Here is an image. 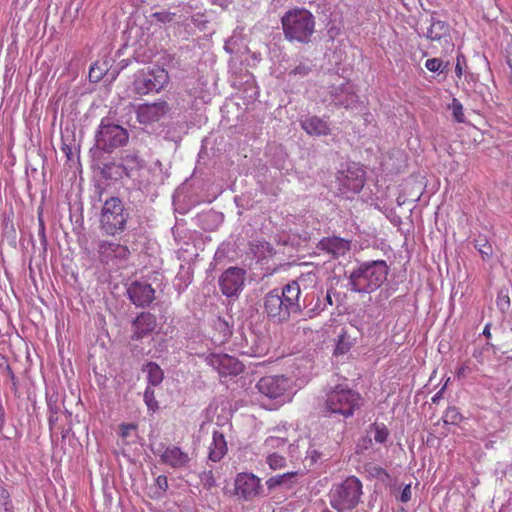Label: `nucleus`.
Instances as JSON below:
<instances>
[{
    "label": "nucleus",
    "mask_w": 512,
    "mask_h": 512,
    "mask_svg": "<svg viewBox=\"0 0 512 512\" xmlns=\"http://www.w3.org/2000/svg\"><path fill=\"white\" fill-rule=\"evenodd\" d=\"M316 275L307 273L301 275L298 280L289 282L281 291L274 289L267 293L264 298V312L269 319L275 323H284L290 319L291 314H297L302 311L300 304V282H314Z\"/></svg>",
    "instance_id": "f257e3e1"
},
{
    "label": "nucleus",
    "mask_w": 512,
    "mask_h": 512,
    "mask_svg": "<svg viewBox=\"0 0 512 512\" xmlns=\"http://www.w3.org/2000/svg\"><path fill=\"white\" fill-rule=\"evenodd\" d=\"M389 267L384 260L360 263L350 274L351 290L372 293L387 280Z\"/></svg>",
    "instance_id": "f03ea898"
},
{
    "label": "nucleus",
    "mask_w": 512,
    "mask_h": 512,
    "mask_svg": "<svg viewBox=\"0 0 512 512\" xmlns=\"http://www.w3.org/2000/svg\"><path fill=\"white\" fill-rule=\"evenodd\" d=\"M283 34L286 40L307 44L315 32V17L305 8L295 7L281 17Z\"/></svg>",
    "instance_id": "7ed1b4c3"
},
{
    "label": "nucleus",
    "mask_w": 512,
    "mask_h": 512,
    "mask_svg": "<svg viewBox=\"0 0 512 512\" xmlns=\"http://www.w3.org/2000/svg\"><path fill=\"white\" fill-rule=\"evenodd\" d=\"M362 405L363 398L359 392L336 386L326 394L324 411L328 414L350 418Z\"/></svg>",
    "instance_id": "20e7f679"
},
{
    "label": "nucleus",
    "mask_w": 512,
    "mask_h": 512,
    "mask_svg": "<svg viewBox=\"0 0 512 512\" xmlns=\"http://www.w3.org/2000/svg\"><path fill=\"white\" fill-rule=\"evenodd\" d=\"M362 488V482L356 476L347 477L331 489L329 494L331 506L338 512L352 510L360 502Z\"/></svg>",
    "instance_id": "39448f33"
},
{
    "label": "nucleus",
    "mask_w": 512,
    "mask_h": 512,
    "mask_svg": "<svg viewBox=\"0 0 512 512\" xmlns=\"http://www.w3.org/2000/svg\"><path fill=\"white\" fill-rule=\"evenodd\" d=\"M128 216L123 202L117 197H110L105 200L101 209L100 229L104 234L114 236L126 228Z\"/></svg>",
    "instance_id": "423d86ee"
},
{
    "label": "nucleus",
    "mask_w": 512,
    "mask_h": 512,
    "mask_svg": "<svg viewBox=\"0 0 512 512\" xmlns=\"http://www.w3.org/2000/svg\"><path fill=\"white\" fill-rule=\"evenodd\" d=\"M258 392L270 400L283 404L291 400L292 381L284 375H266L256 384Z\"/></svg>",
    "instance_id": "0eeeda50"
},
{
    "label": "nucleus",
    "mask_w": 512,
    "mask_h": 512,
    "mask_svg": "<svg viewBox=\"0 0 512 512\" xmlns=\"http://www.w3.org/2000/svg\"><path fill=\"white\" fill-rule=\"evenodd\" d=\"M128 131L118 124L105 122L103 119L97 130L95 141L98 149L111 153L115 149L127 144Z\"/></svg>",
    "instance_id": "6e6552de"
},
{
    "label": "nucleus",
    "mask_w": 512,
    "mask_h": 512,
    "mask_svg": "<svg viewBox=\"0 0 512 512\" xmlns=\"http://www.w3.org/2000/svg\"><path fill=\"white\" fill-rule=\"evenodd\" d=\"M169 82L167 70L156 66L147 71H138L133 82L134 89L139 95H146L150 92H159Z\"/></svg>",
    "instance_id": "1a4fd4ad"
},
{
    "label": "nucleus",
    "mask_w": 512,
    "mask_h": 512,
    "mask_svg": "<svg viewBox=\"0 0 512 512\" xmlns=\"http://www.w3.org/2000/svg\"><path fill=\"white\" fill-rule=\"evenodd\" d=\"M261 479L253 473H238L234 481V495L245 501H250L260 495Z\"/></svg>",
    "instance_id": "9d476101"
},
{
    "label": "nucleus",
    "mask_w": 512,
    "mask_h": 512,
    "mask_svg": "<svg viewBox=\"0 0 512 512\" xmlns=\"http://www.w3.org/2000/svg\"><path fill=\"white\" fill-rule=\"evenodd\" d=\"M206 363L216 370L220 376H236L243 372V364L228 354L211 353L206 357Z\"/></svg>",
    "instance_id": "9b49d317"
},
{
    "label": "nucleus",
    "mask_w": 512,
    "mask_h": 512,
    "mask_svg": "<svg viewBox=\"0 0 512 512\" xmlns=\"http://www.w3.org/2000/svg\"><path fill=\"white\" fill-rule=\"evenodd\" d=\"M245 274V270L239 267L226 269L219 279L221 292L227 297L238 295L244 287Z\"/></svg>",
    "instance_id": "f8f14e48"
},
{
    "label": "nucleus",
    "mask_w": 512,
    "mask_h": 512,
    "mask_svg": "<svg viewBox=\"0 0 512 512\" xmlns=\"http://www.w3.org/2000/svg\"><path fill=\"white\" fill-rule=\"evenodd\" d=\"M340 190L358 193L365 183V171L357 164H352L339 173Z\"/></svg>",
    "instance_id": "ddd939ff"
},
{
    "label": "nucleus",
    "mask_w": 512,
    "mask_h": 512,
    "mask_svg": "<svg viewBox=\"0 0 512 512\" xmlns=\"http://www.w3.org/2000/svg\"><path fill=\"white\" fill-rule=\"evenodd\" d=\"M168 109L165 101L139 105L136 111L137 120L141 124L157 122L168 112Z\"/></svg>",
    "instance_id": "4468645a"
},
{
    "label": "nucleus",
    "mask_w": 512,
    "mask_h": 512,
    "mask_svg": "<svg viewBox=\"0 0 512 512\" xmlns=\"http://www.w3.org/2000/svg\"><path fill=\"white\" fill-rule=\"evenodd\" d=\"M160 460L167 466L174 469H181L188 467L191 458L189 454L180 447L168 445L164 447L163 451L160 453Z\"/></svg>",
    "instance_id": "2eb2a0df"
},
{
    "label": "nucleus",
    "mask_w": 512,
    "mask_h": 512,
    "mask_svg": "<svg viewBox=\"0 0 512 512\" xmlns=\"http://www.w3.org/2000/svg\"><path fill=\"white\" fill-rule=\"evenodd\" d=\"M155 291L152 286L145 282L135 281L128 288L130 300L137 306H147L155 298Z\"/></svg>",
    "instance_id": "dca6fc26"
},
{
    "label": "nucleus",
    "mask_w": 512,
    "mask_h": 512,
    "mask_svg": "<svg viewBox=\"0 0 512 512\" xmlns=\"http://www.w3.org/2000/svg\"><path fill=\"white\" fill-rule=\"evenodd\" d=\"M318 248L333 258H339L350 251L351 241L337 236L324 237L319 241Z\"/></svg>",
    "instance_id": "f3484780"
},
{
    "label": "nucleus",
    "mask_w": 512,
    "mask_h": 512,
    "mask_svg": "<svg viewBox=\"0 0 512 512\" xmlns=\"http://www.w3.org/2000/svg\"><path fill=\"white\" fill-rule=\"evenodd\" d=\"M132 338L139 340L151 333L156 327V318L151 313H141L133 322Z\"/></svg>",
    "instance_id": "a211bd4d"
},
{
    "label": "nucleus",
    "mask_w": 512,
    "mask_h": 512,
    "mask_svg": "<svg viewBox=\"0 0 512 512\" xmlns=\"http://www.w3.org/2000/svg\"><path fill=\"white\" fill-rule=\"evenodd\" d=\"M302 129L311 136H327L331 133L328 122L318 116H309L301 121Z\"/></svg>",
    "instance_id": "6ab92c4d"
},
{
    "label": "nucleus",
    "mask_w": 512,
    "mask_h": 512,
    "mask_svg": "<svg viewBox=\"0 0 512 512\" xmlns=\"http://www.w3.org/2000/svg\"><path fill=\"white\" fill-rule=\"evenodd\" d=\"M227 450L224 434L220 431H214L212 443L209 446V459L213 462H218L225 456Z\"/></svg>",
    "instance_id": "aec40b11"
},
{
    "label": "nucleus",
    "mask_w": 512,
    "mask_h": 512,
    "mask_svg": "<svg viewBox=\"0 0 512 512\" xmlns=\"http://www.w3.org/2000/svg\"><path fill=\"white\" fill-rule=\"evenodd\" d=\"M99 252L105 257L127 258L130 251L127 246L118 243L103 241L99 246Z\"/></svg>",
    "instance_id": "412c9836"
},
{
    "label": "nucleus",
    "mask_w": 512,
    "mask_h": 512,
    "mask_svg": "<svg viewBox=\"0 0 512 512\" xmlns=\"http://www.w3.org/2000/svg\"><path fill=\"white\" fill-rule=\"evenodd\" d=\"M426 37L431 41L440 42L449 37V25L441 20H432L427 29Z\"/></svg>",
    "instance_id": "4be33fe9"
},
{
    "label": "nucleus",
    "mask_w": 512,
    "mask_h": 512,
    "mask_svg": "<svg viewBox=\"0 0 512 512\" xmlns=\"http://www.w3.org/2000/svg\"><path fill=\"white\" fill-rule=\"evenodd\" d=\"M297 472H287L280 475H276L270 477L266 480V485L268 489H274L279 486H285L286 488H290L293 485V479L297 476Z\"/></svg>",
    "instance_id": "5701e85b"
},
{
    "label": "nucleus",
    "mask_w": 512,
    "mask_h": 512,
    "mask_svg": "<svg viewBox=\"0 0 512 512\" xmlns=\"http://www.w3.org/2000/svg\"><path fill=\"white\" fill-rule=\"evenodd\" d=\"M143 372L147 374V381L152 386H157L163 381V370L154 362L147 363L143 367Z\"/></svg>",
    "instance_id": "b1692460"
},
{
    "label": "nucleus",
    "mask_w": 512,
    "mask_h": 512,
    "mask_svg": "<svg viewBox=\"0 0 512 512\" xmlns=\"http://www.w3.org/2000/svg\"><path fill=\"white\" fill-rule=\"evenodd\" d=\"M370 430L374 432V440L377 443H385L389 437V430L383 423H373Z\"/></svg>",
    "instance_id": "393cba45"
},
{
    "label": "nucleus",
    "mask_w": 512,
    "mask_h": 512,
    "mask_svg": "<svg viewBox=\"0 0 512 512\" xmlns=\"http://www.w3.org/2000/svg\"><path fill=\"white\" fill-rule=\"evenodd\" d=\"M448 109L451 111L452 117L457 123L465 122L463 105L457 98L452 99V102L448 105Z\"/></svg>",
    "instance_id": "a878e982"
},
{
    "label": "nucleus",
    "mask_w": 512,
    "mask_h": 512,
    "mask_svg": "<svg viewBox=\"0 0 512 512\" xmlns=\"http://www.w3.org/2000/svg\"><path fill=\"white\" fill-rule=\"evenodd\" d=\"M474 247L478 250L483 260H488L492 256V246L486 238H479L474 241Z\"/></svg>",
    "instance_id": "bb28decb"
},
{
    "label": "nucleus",
    "mask_w": 512,
    "mask_h": 512,
    "mask_svg": "<svg viewBox=\"0 0 512 512\" xmlns=\"http://www.w3.org/2000/svg\"><path fill=\"white\" fill-rule=\"evenodd\" d=\"M449 65H450L449 62H443L439 58H430V59H427L425 62V67L430 72L443 73L448 70Z\"/></svg>",
    "instance_id": "cd10ccee"
},
{
    "label": "nucleus",
    "mask_w": 512,
    "mask_h": 512,
    "mask_svg": "<svg viewBox=\"0 0 512 512\" xmlns=\"http://www.w3.org/2000/svg\"><path fill=\"white\" fill-rule=\"evenodd\" d=\"M442 420L445 424L456 425L462 420V415L456 407H448L442 416Z\"/></svg>",
    "instance_id": "c85d7f7f"
},
{
    "label": "nucleus",
    "mask_w": 512,
    "mask_h": 512,
    "mask_svg": "<svg viewBox=\"0 0 512 512\" xmlns=\"http://www.w3.org/2000/svg\"><path fill=\"white\" fill-rule=\"evenodd\" d=\"M340 90L342 93H345L346 96L339 97V105L348 108L356 101L357 96L353 92L352 87L350 85L342 86L340 87Z\"/></svg>",
    "instance_id": "c756f323"
},
{
    "label": "nucleus",
    "mask_w": 512,
    "mask_h": 512,
    "mask_svg": "<svg viewBox=\"0 0 512 512\" xmlns=\"http://www.w3.org/2000/svg\"><path fill=\"white\" fill-rule=\"evenodd\" d=\"M266 462L272 470L282 469L286 466V458L277 452L269 453Z\"/></svg>",
    "instance_id": "7c9ffc66"
},
{
    "label": "nucleus",
    "mask_w": 512,
    "mask_h": 512,
    "mask_svg": "<svg viewBox=\"0 0 512 512\" xmlns=\"http://www.w3.org/2000/svg\"><path fill=\"white\" fill-rule=\"evenodd\" d=\"M144 402L148 407V410L155 413L159 409V404L155 398L154 389L147 387L144 392Z\"/></svg>",
    "instance_id": "2f4dec72"
},
{
    "label": "nucleus",
    "mask_w": 512,
    "mask_h": 512,
    "mask_svg": "<svg viewBox=\"0 0 512 512\" xmlns=\"http://www.w3.org/2000/svg\"><path fill=\"white\" fill-rule=\"evenodd\" d=\"M475 366L470 359L463 361L455 371L458 379H466L473 371Z\"/></svg>",
    "instance_id": "473e14b6"
},
{
    "label": "nucleus",
    "mask_w": 512,
    "mask_h": 512,
    "mask_svg": "<svg viewBox=\"0 0 512 512\" xmlns=\"http://www.w3.org/2000/svg\"><path fill=\"white\" fill-rule=\"evenodd\" d=\"M350 348H351V342L347 339L345 334H341L339 336L334 353L336 355H343V354L347 353L350 350Z\"/></svg>",
    "instance_id": "72a5a7b5"
},
{
    "label": "nucleus",
    "mask_w": 512,
    "mask_h": 512,
    "mask_svg": "<svg viewBox=\"0 0 512 512\" xmlns=\"http://www.w3.org/2000/svg\"><path fill=\"white\" fill-rule=\"evenodd\" d=\"M333 289H329L327 290L326 292V297H325V302L326 304L323 305L322 307L317 304L315 308L311 309V310H308V315L310 318L314 317L315 315L319 314L321 311L325 310L326 309V305H329V306H332L333 305V300H332V294H333Z\"/></svg>",
    "instance_id": "f704fd0d"
},
{
    "label": "nucleus",
    "mask_w": 512,
    "mask_h": 512,
    "mask_svg": "<svg viewBox=\"0 0 512 512\" xmlns=\"http://www.w3.org/2000/svg\"><path fill=\"white\" fill-rule=\"evenodd\" d=\"M287 445V440L280 437L270 436L265 442L264 446L268 449L284 448Z\"/></svg>",
    "instance_id": "c9c22d12"
},
{
    "label": "nucleus",
    "mask_w": 512,
    "mask_h": 512,
    "mask_svg": "<svg viewBox=\"0 0 512 512\" xmlns=\"http://www.w3.org/2000/svg\"><path fill=\"white\" fill-rule=\"evenodd\" d=\"M367 471L369 472V474L375 478H378L382 481L386 480L389 478V474L388 472L382 468L381 466L379 465H369L367 467Z\"/></svg>",
    "instance_id": "e433bc0d"
},
{
    "label": "nucleus",
    "mask_w": 512,
    "mask_h": 512,
    "mask_svg": "<svg viewBox=\"0 0 512 512\" xmlns=\"http://www.w3.org/2000/svg\"><path fill=\"white\" fill-rule=\"evenodd\" d=\"M0 502L5 511L12 512L13 503L11 501L9 492L5 488L0 489Z\"/></svg>",
    "instance_id": "4c0bfd02"
},
{
    "label": "nucleus",
    "mask_w": 512,
    "mask_h": 512,
    "mask_svg": "<svg viewBox=\"0 0 512 512\" xmlns=\"http://www.w3.org/2000/svg\"><path fill=\"white\" fill-rule=\"evenodd\" d=\"M201 482L203 486L207 489H210L216 485V481L214 478V474L211 470L204 471L201 475Z\"/></svg>",
    "instance_id": "58836bf2"
},
{
    "label": "nucleus",
    "mask_w": 512,
    "mask_h": 512,
    "mask_svg": "<svg viewBox=\"0 0 512 512\" xmlns=\"http://www.w3.org/2000/svg\"><path fill=\"white\" fill-rule=\"evenodd\" d=\"M497 306L500 310L505 311L510 307V297L507 293L500 291L497 295Z\"/></svg>",
    "instance_id": "ea45409f"
},
{
    "label": "nucleus",
    "mask_w": 512,
    "mask_h": 512,
    "mask_svg": "<svg viewBox=\"0 0 512 512\" xmlns=\"http://www.w3.org/2000/svg\"><path fill=\"white\" fill-rule=\"evenodd\" d=\"M152 18L160 23H168L172 20L173 14L167 11L154 12L151 14Z\"/></svg>",
    "instance_id": "a19ab883"
},
{
    "label": "nucleus",
    "mask_w": 512,
    "mask_h": 512,
    "mask_svg": "<svg viewBox=\"0 0 512 512\" xmlns=\"http://www.w3.org/2000/svg\"><path fill=\"white\" fill-rule=\"evenodd\" d=\"M155 482L160 493H164L168 489V479L165 475H159Z\"/></svg>",
    "instance_id": "79ce46f5"
},
{
    "label": "nucleus",
    "mask_w": 512,
    "mask_h": 512,
    "mask_svg": "<svg viewBox=\"0 0 512 512\" xmlns=\"http://www.w3.org/2000/svg\"><path fill=\"white\" fill-rule=\"evenodd\" d=\"M411 483L405 485V487L403 488L401 494H400V497H399V500L403 503H407L408 501L411 500Z\"/></svg>",
    "instance_id": "37998d69"
},
{
    "label": "nucleus",
    "mask_w": 512,
    "mask_h": 512,
    "mask_svg": "<svg viewBox=\"0 0 512 512\" xmlns=\"http://www.w3.org/2000/svg\"><path fill=\"white\" fill-rule=\"evenodd\" d=\"M0 367L4 368V370L7 372L8 376L13 380L15 378V375L8 363V360L5 356L0 355Z\"/></svg>",
    "instance_id": "c03bdc74"
},
{
    "label": "nucleus",
    "mask_w": 512,
    "mask_h": 512,
    "mask_svg": "<svg viewBox=\"0 0 512 512\" xmlns=\"http://www.w3.org/2000/svg\"><path fill=\"white\" fill-rule=\"evenodd\" d=\"M309 72L310 68L308 66L300 64L291 71V74L306 76L309 74Z\"/></svg>",
    "instance_id": "a18cd8bd"
},
{
    "label": "nucleus",
    "mask_w": 512,
    "mask_h": 512,
    "mask_svg": "<svg viewBox=\"0 0 512 512\" xmlns=\"http://www.w3.org/2000/svg\"><path fill=\"white\" fill-rule=\"evenodd\" d=\"M136 425L134 424H121L120 425V436L127 438L131 430H135Z\"/></svg>",
    "instance_id": "49530a36"
},
{
    "label": "nucleus",
    "mask_w": 512,
    "mask_h": 512,
    "mask_svg": "<svg viewBox=\"0 0 512 512\" xmlns=\"http://www.w3.org/2000/svg\"><path fill=\"white\" fill-rule=\"evenodd\" d=\"M491 326L492 324L489 322L485 325L484 329H483V332L482 334L487 338V339H490L492 337V334H491Z\"/></svg>",
    "instance_id": "de8ad7c7"
},
{
    "label": "nucleus",
    "mask_w": 512,
    "mask_h": 512,
    "mask_svg": "<svg viewBox=\"0 0 512 512\" xmlns=\"http://www.w3.org/2000/svg\"><path fill=\"white\" fill-rule=\"evenodd\" d=\"M455 73H456V76L458 78H461V76L463 74L461 63H460V56L457 57V63H456V66H455Z\"/></svg>",
    "instance_id": "09e8293b"
},
{
    "label": "nucleus",
    "mask_w": 512,
    "mask_h": 512,
    "mask_svg": "<svg viewBox=\"0 0 512 512\" xmlns=\"http://www.w3.org/2000/svg\"><path fill=\"white\" fill-rule=\"evenodd\" d=\"M94 72H95V68H94V66H91L90 71H89V77H90V79H94V81H98L101 78L102 73L94 75Z\"/></svg>",
    "instance_id": "8fccbe9b"
},
{
    "label": "nucleus",
    "mask_w": 512,
    "mask_h": 512,
    "mask_svg": "<svg viewBox=\"0 0 512 512\" xmlns=\"http://www.w3.org/2000/svg\"><path fill=\"white\" fill-rule=\"evenodd\" d=\"M309 454L311 455V458H312L313 461H316L320 457V455H321L319 452H317L314 449L310 450Z\"/></svg>",
    "instance_id": "3c124183"
},
{
    "label": "nucleus",
    "mask_w": 512,
    "mask_h": 512,
    "mask_svg": "<svg viewBox=\"0 0 512 512\" xmlns=\"http://www.w3.org/2000/svg\"><path fill=\"white\" fill-rule=\"evenodd\" d=\"M131 158L133 161L138 163V156L137 155H126L125 159L128 161V159Z\"/></svg>",
    "instance_id": "603ef678"
},
{
    "label": "nucleus",
    "mask_w": 512,
    "mask_h": 512,
    "mask_svg": "<svg viewBox=\"0 0 512 512\" xmlns=\"http://www.w3.org/2000/svg\"><path fill=\"white\" fill-rule=\"evenodd\" d=\"M363 441L365 442V445L363 446L365 449H367L368 445L372 442L371 438H365Z\"/></svg>",
    "instance_id": "864d4df0"
},
{
    "label": "nucleus",
    "mask_w": 512,
    "mask_h": 512,
    "mask_svg": "<svg viewBox=\"0 0 512 512\" xmlns=\"http://www.w3.org/2000/svg\"><path fill=\"white\" fill-rule=\"evenodd\" d=\"M441 392H442V390H441V391H439V392H438V393H437V394L432 398L433 402H436V400H437V399H439V395H440V393H441Z\"/></svg>",
    "instance_id": "5fc2aeb1"
},
{
    "label": "nucleus",
    "mask_w": 512,
    "mask_h": 512,
    "mask_svg": "<svg viewBox=\"0 0 512 512\" xmlns=\"http://www.w3.org/2000/svg\"><path fill=\"white\" fill-rule=\"evenodd\" d=\"M39 222H40V228H41L42 232L44 233V229H45L44 228V223H43V221L41 219L39 220Z\"/></svg>",
    "instance_id": "6e6d98bb"
}]
</instances>
